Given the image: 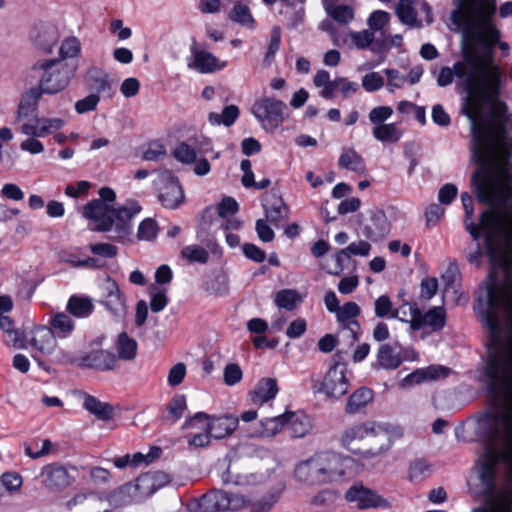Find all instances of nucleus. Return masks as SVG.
I'll list each match as a JSON object with an SVG mask.
<instances>
[{"instance_id":"1","label":"nucleus","mask_w":512,"mask_h":512,"mask_svg":"<svg viewBox=\"0 0 512 512\" xmlns=\"http://www.w3.org/2000/svg\"><path fill=\"white\" fill-rule=\"evenodd\" d=\"M473 145L479 168L472 176V186L478 200L489 208L481 213L479 224H475L473 199L469 193L463 192L464 226L473 240H478L484 233L492 266L486 283L490 284L492 279L499 281V271L502 278L512 273V174L509 161L512 144L498 141L491 153L484 147H478L474 139Z\"/></svg>"},{"instance_id":"2","label":"nucleus","mask_w":512,"mask_h":512,"mask_svg":"<svg viewBox=\"0 0 512 512\" xmlns=\"http://www.w3.org/2000/svg\"><path fill=\"white\" fill-rule=\"evenodd\" d=\"M457 79V86L467 93L462 105V113L470 121L472 139L478 147L491 151L498 141L512 145V130L503 122L487 121L483 114L484 104H495L505 85L498 65L484 61L475 51L465 49L463 59L453 67H442L437 76V84L446 87Z\"/></svg>"},{"instance_id":"3","label":"nucleus","mask_w":512,"mask_h":512,"mask_svg":"<svg viewBox=\"0 0 512 512\" xmlns=\"http://www.w3.org/2000/svg\"><path fill=\"white\" fill-rule=\"evenodd\" d=\"M474 310L488 332L485 377L489 378L490 367L495 361L499 366L500 381L506 370L512 368V273L506 274L501 281L492 279L490 284H485Z\"/></svg>"},{"instance_id":"4","label":"nucleus","mask_w":512,"mask_h":512,"mask_svg":"<svg viewBox=\"0 0 512 512\" xmlns=\"http://www.w3.org/2000/svg\"><path fill=\"white\" fill-rule=\"evenodd\" d=\"M499 462L506 466L505 481L512 485V448L500 453L497 447H485L480 460L479 479L485 486V505L472 512H512V488L504 486L496 490V467Z\"/></svg>"},{"instance_id":"5","label":"nucleus","mask_w":512,"mask_h":512,"mask_svg":"<svg viewBox=\"0 0 512 512\" xmlns=\"http://www.w3.org/2000/svg\"><path fill=\"white\" fill-rule=\"evenodd\" d=\"M141 211L135 200H128L122 206L114 208L100 200H91L83 207V216L95 223L94 230L113 231V240L123 242L131 235L132 219Z\"/></svg>"},{"instance_id":"6","label":"nucleus","mask_w":512,"mask_h":512,"mask_svg":"<svg viewBox=\"0 0 512 512\" xmlns=\"http://www.w3.org/2000/svg\"><path fill=\"white\" fill-rule=\"evenodd\" d=\"M351 463L349 457L333 452H321L299 462L294 470L297 481L315 486L336 482L345 474Z\"/></svg>"},{"instance_id":"7","label":"nucleus","mask_w":512,"mask_h":512,"mask_svg":"<svg viewBox=\"0 0 512 512\" xmlns=\"http://www.w3.org/2000/svg\"><path fill=\"white\" fill-rule=\"evenodd\" d=\"M454 5L450 14L454 25L474 23L478 39H484L487 33L494 39L497 37L498 31L492 25L496 0H454Z\"/></svg>"},{"instance_id":"8","label":"nucleus","mask_w":512,"mask_h":512,"mask_svg":"<svg viewBox=\"0 0 512 512\" xmlns=\"http://www.w3.org/2000/svg\"><path fill=\"white\" fill-rule=\"evenodd\" d=\"M31 71L41 75L38 85L34 88L42 95L61 92L69 85L72 77L68 66L62 64L59 59L37 60L31 66Z\"/></svg>"},{"instance_id":"9","label":"nucleus","mask_w":512,"mask_h":512,"mask_svg":"<svg viewBox=\"0 0 512 512\" xmlns=\"http://www.w3.org/2000/svg\"><path fill=\"white\" fill-rule=\"evenodd\" d=\"M252 114L267 132H274L288 117L287 105L273 97L256 100L251 109Z\"/></svg>"},{"instance_id":"10","label":"nucleus","mask_w":512,"mask_h":512,"mask_svg":"<svg viewBox=\"0 0 512 512\" xmlns=\"http://www.w3.org/2000/svg\"><path fill=\"white\" fill-rule=\"evenodd\" d=\"M348 368L345 362L340 360L335 361L326 372L319 392L326 395L327 398L339 399L344 396L350 387L349 379L347 378Z\"/></svg>"},{"instance_id":"11","label":"nucleus","mask_w":512,"mask_h":512,"mask_svg":"<svg viewBox=\"0 0 512 512\" xmlns=\"http://www.w3.org/2000/svg\"><path fill=\"white\" fill-rule=\"evenodd\" d=\"M201 419L207 421L206 430L215 439H223L232 434L239 423V418L230 414L217 417L208 415L204 412H197L193 417L186 419L183 424V428H192L194 421Z\"/></svg>"},{"instance_id":"12","label":"nucleus","mask_w":512,"mask_h":512,"mask_svg":"<svg viewBox=\"0 0 512 512\" xmlns=\"http://www.w3.org/2000/svg\"><path fill=\"white\" fill-rule=\"evenodd\" d=\"M492 25L498 31L497 37L495 39L493 37H490V35L488 33L485 34L484 39H478V37L475 36L474 23H465L463 25H455V26L458 28H465L467 30L469 39L471 41V48L469 49V51H475L487 63L496 65L493 62L494 46L499 45V48L507 53L509 50V45L506 42L499 41L500 31L495 27V25L493 23H492Z\"/></svg>"},{"instance_id":"13","label":"nucleus","mask_w":512,"mask_h":512,"mask_svg":"<svg viewBox=\"0 0 512 512\" xmlns=\"http://www.w3.org/2000/svg\"><path fill=\"white\" fill-rule=\"evenodd\" d=\"M345 499L355 504L358 509L387 508L389 502L376 491L364 486L362 483H354L345 492Z\"/></svg>"},{"instance_id":"14","label":"nucleus","mask_w":512,"mask_h":512,"mask_svg":"<svg viewBox=\"0 0 512 512\" xmlns=\"http://www.w3.org/2000/svg\"><path fill=\"white\" fill-rule=\"evenodd\" d=\"M361 234L372 242H378L387 237L391 224L385 212L379 208L367 212V217L360 224Z\"/></svg>"},{"instance_id":"15","label":"nucleus","mask_w":512,"mask_h":512,"mask_svg":"<svg viewBox=\"0 0 512 512\" xmlns=\"http://www.w3.org/2000/svg\"><path fill=\"white\" fill-rule=\"evenodd\" d=\"M191 57L187 66L201 74L214 73L223 70L227 66L226 61L219 60L214 54L201 48L196 41L190 46Z\"/></svg>"},{"instance_id":"16","label":"nucleus","mask_w":512,"mask_h":512,"mask_svg":"<svg viewBox=\"0 0 512 512\" xmlns=\"http://www.w3.org/2000/svg\"><path fill=\"white\" fill-rule=\"evenodd\" d=\"M413 331L420 330L424 325L433 331L442 330L446 324V313L443 307L436 306L425 314L414 304L410 306V320L408 321Z\"/></svg>"},{"instance_id":"17","label":"nucleus","mask_w":512,"mask_h":512,"mask_svg":"<svg viewBox=\"0 0 512 512\" xmlns=\"http://www.w3.org/2000/svg\"><path fill=\"white\" fill-rule=\"evenodd\" d=\"M339 322L340 332L349 340L350 344L358 341L360 334V324L356 318L360 314V307L355 302H347L339 307L335 313Z\"/></svg>"},{"instance_id":"18","label":"nucleus","mask_w":512,"mask_h":512,"mask_svg":"<svg viewBox=\"0 0 512 512\" xmlns=\"http://www.w3.org/2000/svg\"><path fill=\"white\" fill-rule=\"evenodd\" d=\"M183 189L176 177L170 172L163 173L159 178L158 199L168 209L178 208L184 201Z\"/></svg>"},{"instance_id":"19","label":"nucleus","mask_w":512,"mask_h":512,"mask_svg":"<svg viewBox=\"0 0 512 512\" xmlns=\"http://www.w3.org/2000/svg\"><path fill=\"white\" fill-rule=\"evenodd\" d=\"M101 304L116 317H123L127 312L126 302L118 284L107 277L101 285Z\"/></svg>"},{"instance_id":"20","label":"nucleus","mask_w":512,"mask_h":512,"mask_svg":"<svg viewBox=\"0 0 512 512\" xmlns=\"http://www.w3.org/2000/svg\"><path fill=\"white\" fill-rule=\"evenodd\" d=\"M388 423L364 422L357 423L347 427L341 434L340 442L345 448L351 447L355 441L363 440L366 437H374L378 433H383L388 427Z\"/></svg>"},{"instance_id":"21","label":"nucleus","mask_w":512,"mask_h":512,"mask_svg":"<svg viewBox=\"0 0 512 512\" xmlns=\"http://www.w3.org/2000/svg\"><path fill=\"white\" fill-rule=\"evenodd\" d=\"M40 475L44 478V486L51 491H62L70 486L74 480L66 467L59 463L45 465L41 469Z\"/></svg>"},{"instance_id":"22","label":"nucleus","mask_w":512,"mask_h":512,"mask_svg":"<svg viewBox=\"0 0 512 512\" xmlns=\"http://www.w3.org/2000/svg\"><path fill=\"white\" fill-rule=\"evenodd\" d=\"M65 124L61 118H36L34 123L23 122L20 130L23 134L32 137H45L60 130Z\"/></svg>"},{"instance_id":"23","label":"nucleus","mask_w":512,"mask_h":512,"mask_svg":"<svg viewBox=\"0 0 512 512\" xmlns=\"http://www.w3.org/2000/svg\"><path fill=\"white\" fill-rule=\"evenodd\" d=\"M403 348L398 341L380 344L377 361L384 369H397L404 361Z\"/></svg>"},{"instance_id":"24","label":"nucleus","mask_w":512,"mask_h":512,"mask_svg":"<svg viewBox=\"0 0 512 512\" xmlns=\"http://www.w3.org/2000/svg\"><path fill=\"white\" fill-rule=\"evenodd\" d=\"M402 429L398 426L389 425L383 431V433L376 434L373 438L377 439L378 447L369 448L362 452V457L370 459L381 455L390 449L393 442L402 436Z\"/></svg>"},{"instance_id":"25","label":"nucleus","mask_w":512,"mask_h":512,"mask_svg":"<svg viewBox=\"0 0 512 512\" xmlns=\"http://www.w3.org/2000/svg\"><path fill=\"white\" fill-rule=\"evenodd\" d=\"M29 343L36 352L42 355L52 354L57 347V339L47 326L33 329Z\"/></svg>"},{"instance_id":"26","label":"nucleus","mask_w":512,"mask_h":512,"mask_svg":"<svg viewBox=\"0 0 512 512\" xmlns=\"http://www.w3.org/2000/svg\"><path fill=\"white\" fill-rule=\"evenodd\" d=\"M79 365L100 371L113 370L117 365V357L107 350H95L81 358Z\"/></svg>"},{"instance_id":"27","label":"nucleus","mask_w":512,"mask_h":512,"mask_svg":"<svg viewBox=\"0 0 512 512\" xmlns=\"http://www.w3.org/2000/svg\"><path fill=\"white\" fill-rule=\"evenodd\" d=\"M263 207L266 217L273 223H278L288 217L289 208L276 191H271L265 195Z\"/></svg>"},{"instance_id":"28","label":"nucleus","mask_w":512,"mask_h":512,"mask_svg":"<svg viewBox=\"0 0 512 512\" xmlns=\"http://www.w3.org/2000/svg\"><path fill=\"white\" fill-rule=\"evenodd\" d=\"M43 95L34 87L26 91L19 102L17 110V122L21 125L24 119L37 118L39 100Z\"/></svg>"},{"instance_id":"29","label":"nucleus","mask_w":512,"mask_h":512,"mask_svg":"<svg viewBox=\"0 0 512 512\" xmlns=\"http://www.w3.org/2000/svg\"><path fill=\"white\" fill-rule=\"evenodd\" d=\"M278 392L279 387L275 378H262L250 392L251 401L261 406L274 399Z\"/></svg>"},{"instance_id":"30","label":"nucleus","mask_w":512,"mask_h":512,"mask_svg":"<svg viewBox=\"0 0 512 512\" xmlns=\"http://www.w3.org/2000/svg\"><path fill=\"white\" fill-rule=\"evenodd\" d=\"M228 492L213 489L204 494L198 503L201 512H221L229 508Z\"/></svg>"},{"instance_id":"31","label":"nucleus","mask_w":512,"mask_h":512,"mask_svg":"<svg viewBox=\"0 0 512 512\" xmlns=\"http://www.w3.org/2000/svg\"><path fill=\"white\" fill-rule=\"evenodd\" d=\"M85 84L91 90L100 93H109L112 88V83L106 71L99 67H91L87 70L85 75Z\"/></svg>"},{"instance_id":"32","label":"nucleus","mask_w":512,"mask_h":512,"mask_svg":"<svg viewBox=\"0 0 512 512\" xmlns=\"http://www.w3.org/2000/svg\"><path fill=\"white\" fill-rule=\"evenodd\" d=\"M47 327L53 332L56 339H65L73 333L75 323L68 314L58 312L50 316Z\"/></svg>"},{"instance_id":"33","label":"nucleus","mask_w":512,"mask_h":512,"mask_svg":"<svg viewBox=\"0 0 512 512\" xmlns=\"http://www.w3.org/2000/svg\"><path fill=\"white\" fill-rule=\"evenodd\" d=\"M33 44L45 53H51L58 42V32L53 26H41L31 35Z\"/></svg>"},{"instance_id":"34","label":"nucleus","mask_w":512,"mask_h":512,"mask_svg":"<svg viewBox=\"0 0 512 512\" xmlns=\"http://www.w3.org/2000/svg\"><path fill=\"white\" fill-rule=\"evenodd\" d=\"M420 0H400L396 7V15L399 20L410 27H421L422 23L417 19L416 6Z\"/></svg>"},{"instance_id":"35","label":"nucleus","mask_w":512,"mask_h":512,"mask_svg":"<svg viewBox=\"0 0 512 512\" xmlns=\"http://www.w3.org/2000/svg\"><path fill=\"white\" fill-rule=\"evenodd\" d=\"M287 414V429L295 438L306 436L312 428L311 421L307 415L289 412Z\"/></svg>"},{"instance_id":"36","label":"nucleus","mask_w":512,"mask_h":512,"mask_svg":"<svg viewBox=\"0 0 512 512\" xmlns=\"http://www.w3.org/2000/svg\"><path fill=\"white\" fill-rule=\"evenodd\" d=\"M451 373V369L442 365H430L426 368L418 369L411 373L407 378L412 382L420 383L426 380H438L446 378Z\"/></svg>"},{"instance_id":"37","label":"nucleus","mask_w":512,"mask_h":512,"mask_svg":"<svg viewBox=\"0 0 512 512\" xmlns=\"http://www.w3.org/2000/svg\"><path fill=\"white\" fill-rule=\"evenodd\" d=\"M137 341L131 338L126 332L118 335L116 342L117 359L132 361L137 355Z\"/></svg>"},{"instance_id":"38","label":"nucleus","mask_w":512,"mask_h":512,"mask_svg":"<svg viewBox=\"0 0 512 512\" xmlns=\"http://www.w3.org/2000/svg\"><path fill=\"white\" fill-rule=\"evenodd\" d=\"M373 399V391L362 387L353 392L346 403L345 411L348 414L357 413Z\"/></svg>"},{"instance_id":"39","label":"nucleus","mask_w":512,"mask_h":512,"mask_svg":"<svg viewBox=\"0 0 512 512\" xmlns=\"http://www.w3.org/2000/svg\"><path fill=\"white\" fill-rule=\"evenodd\" d=\"M240 110L236 105L225 106L221 113L210 112L208 115L209 123L213 126L224 125L232 126L238 119Z\"/></svg>"},{"instance_id":"40","label":"nucleus","mask_w":512,"mask_h":512,"mask_svg":"<svg viewBox=\"0 0 512 512\" xmlns=\"http://www.w3.org/2000/svg\"><path fill=\"white\" fill-rule=\"evenodd\" d=\"M94 305L90 298L73 295L67 303V310L77 318H86L93 312Z\"/></svg>"},{"instance_id":"41","label":"nucleus","mask_w":512,"mask_h":512,"mask_svg":"<svg viewBox=\"0 0 512 512\" xmlns=\"http://www.w3.org/2000/svg\"><path fill=\"white\" fill-rule=\"evenodd\" d=\"M373 137L380 142L396 143L402 137V131L396 123H384L374 126L372 129Z\"/></svg>"},{"instance_id":"42","label":"nucleus","mask_w":512,"mask_h":512,"mask_svg":"<svg viewBox=\"0 0 512 512\" xmlns=\"http://www.w3.org/2000/svg\"><path fill=\"white\" fill-rule=\"evenodd\" d=\"M84 408L100 420L107 421L112 418L113 409L107 404L99 401L92 395H86L84 398Z\"/></svg>"},{"instance_id":"43","label":"nucleus","mask_w":512,"mask_h":512,"mask_svg":"<svg viewBox=\"0 0 512 512\" xmlns=\"http://www.w3.org/2000/svg\"><path fill=\"white\" fill-rule=\"evenodd\" d=\"M286 422V413L275 417L265 418L260 422L261 429L257 431V435L260 437H273L284 428Z\"/></svg>"},{"instance_id":"44","label":"nucleus","mask_w":512,"mask_h":512,"mask_svg":"<svg viewBox=\"0 0 512 512\" xmlns=\"http://www.w3.org/2000/svg\"><path fill=\"white\" fill-rule=\"evenodd\" d=\"M339 166L343 169H349L360 172L365 169L363 158L353 149L344 150L339 157Z\"/></svg>"},{"instance_id":"45","label":"nucleus","mask_w":512,"mask_h":512,"mask_svg":"<svg viewBox=\"0 0 512 512\" xmlns=\"http://www.w3.org/2000/svg\"><path fill=\"white\" fill-rule=\"evenodd\" d=\"M374 313L380 319L398 318V310L393 308V303L387 295H381L375 300Z\"/></svg>"},{"instance_id":"46","label":"nucleus","mask_w":512,"mask_h":512,"mask_svg":"<svg viewBox=\"0 0 512 512\" xmlns=\"http://www.w3.org/2000/svg\"><path fill=\"white\" fill-rule=\"evenodd\" d=\"M150 309L158 313L165 309L168 304L167 290L159 285L152 284L149 287Z\"/></svg>"},{"instance_id":"47","label":"nucleus","mask_w":512,"mask_h":512,"mask_svg":"<svg viewBox=\"0 0 512 512\" xmlns=\"http://www.w3.org/2000/svg\"><path fill=\"white\" fill-rule=\"evenodd\" d=\"M301 300L300 294L293 289H283L275 296L276 305L289 311L294 310Z\"/></svg>"},{"instance_id":"48","label":"nucleus","mask_w":512,"mask_h":512,"mask_svg":"<svg viewBox=\"0 0 512 512\" xmlns=\"http://www.w3.org/2000/svg\"><path fill=\"white\" fill-rule=\"evenodd\" d=\"M159 227L155 219L145 218L138 226L136 237L139 241H154L158 235Z\"/></svg>"},{"instance_id":"49","label":"nucleus","mask_w":512,"mask_h":512,"mask_svg":"<svg viewBox=\"0 0 512 512\" xmlns=\"http://www.w3.org/2000/svg\"><path fill=\"white\" fill-rule=\"evenodd\" d=\"M81 52V43L75 36L65 38L59 48V60L75 58Z\"/></svg>"},{"instance_id":"50","label":"nucleus","mask_w":512,"mask_h":512,"mask_svg":"<svg viewBox=\"0 0 512 512\" xmlns=\"http://www.w3.org/2000/svg\"><path fill=\"white\" fill-rule=\"evenodd\" d=\"M281 43V29L278 26L272 28L270 33V40L268 43L267 51L265 53L263 63L266 66H270L274 60L276 53L280 49Z\"/></svg>"},{"instance_id":"51","label":"nucleus","mask_w":512,"mask_h":512,"mask_svg":"<svg viewBox=\"0 0 512 512\" xmlns=\"http://www.w3.org/2000/svg\"><path fill=\"white\" fill-rule=\"evenodd\" d=\"M431 466L424 459H416L410 464L409 479L412 482H419L430 476Z\"/></svg>"},{"instance_id":"52","label":"nucleus","mask_w":512,"mask_h":512,"mask_svg":"<svg viewBox=\"0 0 512 512\" xmlns=\"http://www.w3.org/2000/svg\"><path fill=\"white\" fill-rule=\"evenodd\" d=\"M182 256L189 262L205 264L209 260V252L198 245H188L181 251Z\"/></svg>"},{"instance_id":"53","label":"nucleus","mask_w":512,"mask_h":512,"mask_svg":"<svg viewBox=\"0 0 512 512\" xmlns=\"http://www.w3.org/2000/svg\"><path fill=\"white\" fill-rule=\"evenodd\" d=\"M186 409V396L183 394L174 395L167 404L168 415L172 418L174 422H176L183 416Z\"/></svg>"},{"instance_id":"54","label":"nucleus","mask_w":512,"mask_h":512,"mask_svg":"<svg viewBox=\"0 0 512 512\" xmlns=\"http://www.w3.org/2000/svg\"><path fill=\"white\" fill-rule=\"evenodd\" d=\"M229 18L245 27L252 28L254 19L250 13V10L245 5H236L230 11Z\"/></svg>"},{"instance_id":"55","label":"nucleus","mask_w":512,"mask_h":512,"mask_svg":"<svg viewBox=\"0 0 512 512\" xmlns=\"http://www.w3.org/2000/svg\"><path fill=\"white\" fill-rule=\"evenodd\" d=\"M173 156L181 163L191 164L196 161V151L187 143H179L173 151Z\"/></svg>"},{"instance_id":"56","label":"nucleus","mask_w":512,"mask_h":512,"mask_svg":"<svg viewBox=\"0 0 512 512\" xmlns=\"http://www.w3.org/2000/svg\"><path fill=\"white\" fill-rule=\"evenodd\" d=\"M393 115V109L390 106H377L370 110L368 118L374 125L384 124Z\"/></svg>"},{"instance_id":"57","label":"nucleus","mask_w":512,"mask_h":512,"mask_svg":"<svg viewBox=\"0 0 512 512\" xmlns=\"http://www.w3.org/2000/svg\"><path fill=\"white\" fill-rule=\"evenodd\" d=\"M167 154L164 144L160 141H153L148 144L147 149L143 153V159L146 161H158Z\"/></svg>"},{"instance_id":"58","label":"nucleus","mask_w":512,"mask_h":512,"mask_svg":"<svg viewBox=\"0 0 512 512\" xmlns=\"http://www.w3.org/2000/svg\"><path fill=\"white\" fill-rule=\"evenodd\" d=\"M243 372L236 363H229L224 368L223 378L227 386H234L242 380Z\"/></svg>"},{"instance_id":"59","label":"nucleus","mask_w":512,"mask_h":512,"mask_svg":"<svg viewBox=\"0 0 512 512\" xmlns=\"http://www.w3.org/2000/svg\"><path fill=\"white\" fill-rule=\"evenodd\" d=\"M384 85L383 77L377 72H370L363 76L362 87L367 92H375L380 90Z\"/></svg>"},{"instance_id":"60","label":"nucleus","mask_w":512,"mask_h":512,"mask_svg":"<svg viewBox=\"0 0 512 512\" xmlns=\"http://www.w3.org/2000/svg\"><path fill=\"white\" fill-rule=\"evenodd\" d=\"M100 101L99 95L91 93L83 99L78 100L75 103V110L79 114H84L90 111H94Z\"/></svg>"},{"instance_id":"61","label":"nucleus","mask_w":512,"mask_h":512,"mask_svg":"<svg viewBox=\"0 0 512 512\" xmlns=\"http://www.w3.org/2000/svg\"><path fill=\"white\" fill-rule=\"evenodd\" d=\"M349 37L357 48L366 49L372 44L374 33L370 30H363L360 32H351Z\"/></svg>"},{"instance_id":"62","label":"nucleus","mask_w":512,"mask_h":512,"mask_svg":"<svg viewBox=\"0 0 512 512\" xmlns=\"http://www.w3.org/2000/svg\"><path fill=\"white\" fill-rule=\"evenodd\" d=\"M1 484L9 492H15L22 486L23 480L20 474L16 472H5L0 478Z\"/></svg>"},{"instance_id":"63","label":"nucleus","mask_w":512,"mask_h":512,"mask_svg":"<svg viewBox=\"0 0 512 512\" xmlns=\"http://www.w3.org/2000/svg\"><path fill=\"white\" fill-rule=\"evenodd\" d=\"M187 369L183 362L175 364L168 373L167 382L170 386L175 387L180 385L186 375Z\"/></svg>"},{"instance_id":"64","label":"nucleus","mask_w":512,"mask_h":512,"mask_svg":"<svg viewBox=\"0 0 512 512\" xmlns=\"http://www.w3.org/2000/svg\"><path fill=\"white\" fill-rule=\"evenodd\" d=\"M276 502L277 497L275 495H265L249 504L250 512H270Z\"/></svg>"}]
</instances>
